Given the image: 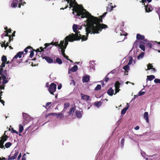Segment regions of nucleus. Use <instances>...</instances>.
I'll return each instance as SVG.
<instances>
[{
    "label": "nucleus",
    "instance_id": "ddd939ff",
    "mask_svg": "<svg viewBox=\"0 0 160 160\" xmlns=\"http://www.w3.org/2000/svg\"><path fill=\"white\" fill-rule=\"evenodd\" d=\"M156 42H157V41H151L149 42L146 44L147 46L150 48H151Z\"/></svg>",
    "mask_w": 160,
    "mask_h": 160
},
{
    "label": "nucleus",
    "instance_id": "ea45409f",
    "mask_svg": "<svg viewBox=\"0 0 160 160\" xmlns=\"http://www.w3.org/2000/svg\"><path fill=\"white\" fill-rule=\"evenodd\" d=\"M33 51L34 50L33 48L31 49L30 53L29 55V57L31 58H32L34 55Z\"/></svg>",
    "mask_w": 160,
    "mask_h": 160
},
{
    "label": "nucleus",
    "instance_id": "37998d69",
    "mask_svg": "<svg viewBox=\"0 0 160 160\" xmlns=\"http://www.w3.org/2000/svg\"><path fill=\"white\" fill-rule=\"evenodd\" d=\"M139 48L143 51L145 50V47L144 45L142 44H140L139 46Z\"/></svg>",
    "mask_w": 160,
    "mask_h": 160
},
{
    "label": "nucleus",
    "instance_id": "e433bc0d",
    "mask_svg": "<svg viewBox=\"0 0 160 160\" xmlns=\"http://www.w3.org/2000/svg\"><path fill=\"white\" fill-rule=\"evenodd\" d=\"M101 85L100 84H98L97 85L96 87L95 88V91H98L101 90Z\"/></svg>",
    "mask_w": 160,
    "mask_h": 160
},
{
    "label": "nucleus",
    "instance_id": "2f4dec72",
    "mask_svg": "<svg viewBox=\"0 0 160 160\" xmlns=\"http://www.w3.org/2000/svg\"><path fill=\"white\" fill-rule=\"evenodd\" d=\"M128 65H126L124 66L123 68V69H124L125 71L127 72H128V70L129 69V67Z\"/></svg>",
    "mask_w": 160,
    "mask_h": 160
},
{
    "label": "nucleus",
    "instance_id": "0eeeda50",
    "mask_svg": "<svg viewBox=\"0 0 160 160\" xmlns=\"http://www.w3.org/2000/svg\"><path fill=\"white\" fill-rule=\"evenodd\" d=\"M56 85L54 83H51L50 85L48 88V91L51 94L54 95L53 92L56 91Z\"/></svg>",
    "mask_w": 160,
    "mask_h": 160
},
{
    "label": "nucleus",
    "instance_id": "4be33fe9",
    "mask_svg": "<svg viewBox=\"0 0 160 160\" xmlns=\"http://www.w3.org/2000/svg\"><path fill=\"white\" fill-rule=\"evenodd\" d=\"M78 69V67L77 65H74L72 68H70V70H69V72L70 70L72 72H75Z\"/></svg>",
    "mask_w": 160,
    "mask_h": 160
},
{
    "label": "nucleus",
    "instance_id": "e2e57ef3",
    "mask_svg": "<svg viewBox=\"0 0 160 160\" xmlns=\"http://www.w3.org/2000/svg\"><path fill=\"white\" fill-rule=\"evenodd\" d=\"M40 49L41 50L40 52H41L43 51H44V49L45 48H43V47H41L40 48Z\"/></svg>",
    "mask_w": 160,
    "mask_h": 160
},
{
    "label": "nucleus",
    "instance_id": "603ef678",
    "mask_svg": "<svg viewBox=\"0 0 160 160\" xmlns=\"http://www.w3.org/2000/svg\"><path fill=\"white\" fill-rule=\"evenodd\" d=\"M152 67V66L150 64H149L148 65V69L149 70L151 69Z\"/></svg>",
    "mask_w": 160,
    "mask_h": 160
},
{
    "label": "nucleus",
    "instance_id": "4d7b16f0",
    "mask_svg": "<svg viewBox=\"0 0 160 160\" xmlns=\"http://www.w3.org/2000/svg\"><path fill=\"white\" fill-rule=\"evenodd\" d=\"M58 42H55L54 43V46H57L58 47H59V43H58Z\"/></svg>",
    "mask_w": 160,
    "mask_h": 160
},
{
    "label": "nucleus",
    "instance_id": "13d9d810",
    "mask_svg": "<svg viewBox=\"0 0 160 160\" xmlns=\"http://www.w3.org/2000/svg\"><path fill=\"white\" fill-rule=\"evenodd\" d=\"M12 29L9 28V29H8V30H7V31H4V32H7L8 33H11L12 32Z\"/></svg>",
    "mask_w": 160,
    "mask_h": 160
},
{
    "label": "nucleus",
    "instance_id": "58836bf2",
    "mask_svg": "<svg viewBox=\"0 0 160 160\" xmlns=\"http://www.w3.org/2000/svg\"><path fill=\"white\" fill-rule=\"evenodd\" d=\"M145 10L146 12H150L151 11L150 8V7H148V5L145 6Z\"/></svg>",
    "mask_w": 160,
    "mask_h": 160
},
{
    "label": "nucleus",
    "instance_id": "aec40b11",
    "mask_svg": "<svg viewBox=\"0 0 160 160\" xmlns=\"http://www.w3.org/2000/svg\"><path fill=\"white\" fill-rule=\"evenodd\" d=\"M107 94L110 96H112L114 94V90L112 88H110L107 91Z\"/></svg>",
    "mask_w": 160,
    "mask_h": 160
},
{
    "label": "nucleus",
    "instance_id": "4c0bfd02",
    "mask_svg": "<svg viewBox=\"0 0 160 160\" xmlns=\"http://www.w3.org/2000/svg\"><path fill=\"white\" fill-rule=\"evenodd\" d=\"M2 62H6L7 61V57L5 56H3L2 57Z\"/></svg>",
    "mask_w": 160,
    "mask_h": 160
},
{
    "label": "nucleus",
    "instance_id": "c85d7f7f",
    "mask_svg": "<svg viewBox=\"0 0 160 160\" xmlns=\"http://www.w3.org/2000/svg\"><path fill=\"white\" fill-rule=\"evenodd\" d=\"M71 1L72 2V3L74 5V6L75 5H77V6H75L74 7V8L76 7H81V5L80 6L79 5L77 2L76 1V0H72V1Z\"/></svg>",
    "mask_w": 160,
    "mask_h": 160
},
{
    "label": "nucleus",
    "instance_id": "c756f323",
    "mask_svg": "<svg viewBox=\"0 0 160 160\" xmlns=\"http://www.w3.org/2000/svg\"><path fill=\"white\" fill-rule=\"evenodd\" d=\"M10 127L11 128L10 129V128H9L8 129H9V131L11 130V132L12 133H15L17 134H18V132L17 131H16L13 128H12L11 126H10Z\"/></svg>",
    "mask_w": 160,
    "mask_h": 160
},
{
    "label": "nucleus",
    "instance_id": "39448f33",
    "mask_svg": "<svg viewBox=\"0 0 160 160\" xmlns=\"http://www.w3.org/2000/svg\"><path fill=\"white\" fill-rule=\"evenodd\" d=\"M72 29L75 33H72L71 34H69V35H71V37L75 39H78V41L80 40V38L78 37V35H80V32L78 30V25L77 24H73L72 26Z\"/></svg>",
    "mask_w": 160,
    "mask_h": 160
},
{
    "label": "nucleus",
    "instance_id": "6e6552de",
    "mask_svg": "<svg viewBox=\"0 0 160 160\" xmlns=\"http://www.w3.org/2000/svg\"><path fill=\"white\" fill-rule=\"evenodd\" d=\"M78 39H75L71 37V35H69L68 36H67L65 38L64 45L67 46L68 44V42H73L74 41H78Z\"/></svg>",
    "mask_w": 160,
    "mask_h": 160
},
{
    "label": "nucleus",
    "instance_id": "7ed1b4c3",
    "mask_svg": "<svg viewBox=\"0 0 160 160\" xmlns=\"http://www.w3.org/2000/svg\"><path fill=\"white\" fill-rule=\"evenodd\" d=\"M72 10L76 12L77 13V15L78 16H81V17L82 18H88L86 21V24L88 22L87 20L92 16L90 13L86 11V10L83 8L82 5H81V7H76L74 8H73Z\"/></svg>",
    "mask_w": 160,
    "mask_h": 160
},
{
    "label": "nucleus",
    "instance_id": "c9c22d12",
    "mask_svg": "<svg viewBox=\"0 0 160 160\" xmlns=\"http://www.w3.org/2000/svg\"><path fill=\"white\" fill-rule=\"evenodd\" d=\"M19 132L21 133L22 132L23 130V127L21 125L19 124Z\"/></svg>",
    "mask_w": 160,
    "mask_h": 160
},
{
    "label": "nucleus",
    "instance_id": "412c9836",
    "mask_svg": "<svg viewBox=\"0 0 160 160\" xmlns=\"http://www.w3.org/2000/svg\"><path fill=\"white\" fill-rule=\"evenodd\" d=\"M129 105H128V103H127V106L123 108L121 111V113L122 114H124L126 113L127 110L128 109Z\"/></svg>",
    "mask_w": 160,
    "mask_h": 160
},
{
    "label": "nucleus",
    "instance_id": "de8ad7c7",
    "mask_svg": "<svg viewBox=\"0 0 160 160\" xmlns=\"http://www.w3.org/2000/svg\"><path fill=\"white\" fill-rule=\"evenodd\" d=\"M120 90V89H119V88H115V93L114 94L115 95Z\"/></svg>",
    "mask_w": 160,
    "mask_h": 160
},
{
    "label": "nucleus",
    "instance_id": "864d4df0",
    "mask_svg": "<svg viewBox=\"0 0 160 160\" xmlns=\"http://www.w3.org/2000/svg\"><path fill=\"white\" fill-rule=\"evenodd\" d=\"M70 2V3H69V5L70 6V7H69V8H70V9L71 8V7H73L74 8H74V5L72 3V2L71 1H69Z\"/></svg>",
    "mask_w": 160,
    "mask_h": 160
},
{
    "label": "nucleus",
    "instance_id": "0e129e2a",
    "mask_svg": "<svg viewBox=\"0 0 160 160\" xmlns=\"http://www.w3.org/2000/svg\"><path fill=\"white\" fill-rule=\"evenodd\" d=\"M141 154L142 155V156L144 157H145L146 156L145 153L144 152H141Z\"/></svg>",
    "mask_w": 160,
    "mask_h": 160
},
{
    "label": "nucleus",
    "instance_id": "49530a36",
    "mask_svg": "<svg viewBox=\"0 0 160 160\" xmlns=\"http://www.w3.org/2000/svg\"><path fill=\"white\" fill-rule=\"evenodd\" d=\"M124 139L122 138V139L121 141V146L122 148H123L124 146Z\"/></svg>",
    "mask_w": 160,
    "mask_h": 160
},
{
    "label": "nucleus",
    "instance_id": "9d476101",
    "mask_svg": "<svg viewBox=\"0 0 160 160\" xmlns=\"http://www.w3.org/2000/svg\"><path fill=\"white\" fill-rule=\"evenodd\" d=\"M83 113V112L82 109H80L79 110H77L75 112L76 116L78 118H81Z\"/></svg>",
    "mask_w": 160,
    "mask_h": 160
},
{
    "label": "nucleus",
    "instance_id": "423d86ee",
    "mask_svg": "<svg viewBox=\"0 0 160 160\" xmlns=\"http://www.w3.org/2000/svg\"><path fill=\"white\" fill-rule=\"evenodd\" d=\"M7 131H5L4 134L1 137L0 139V148L2 149H5L3 144L4 142L7 141L8 138V136L5 135Z\"/></svg>",
    "mask_w": 160,
    "mask_h": 160
},
{
    "label": "nucleus",
    "instance_id": "6ab92c4d",
    "mask_svg": "<svg viewBox=\"0 0 160 160\" xmlns=\"http://www.w3.org/2000/svg\"><path fill=\"white\" fill-rule=\"evenodd\" d=\"M136 38L138 40H143L145 38V37L143 35H142L139 33H138L137 34Z\"/></svg>",
    "mask_w": 160,
    "mask_h": 160
},
{
    "label": "nucleus",
    "instance_id": "5701e85b",
    "mask_svg": "<svg viewBox=\"0 0 160 160\" xmlns=\"http://www.w3.org/2000/svg\"><path fill=\"white\" fill-rule=\"evenodd\" d=\"M58 63L59 64H61L62 63V62L61 59L59 58H56V61H54L53 63Z\"/></svg>",
    "mask_w": 160,
    "mask_h": 160
},
{
    "label": "nucleus",
    "instance_id": "dca6fc26",
    "mask_svg": "<svg viewBox=\"0 0 160 160\" xmlns=\"http://www.w3.org/2000/svg\"><path fill=\"white\" fill-rule=\"evenodd\" d=\"M43 58L48 63H53L54 61L53 59L49 57L45 56Z\"/></svg>",
    "mask_w": 160,
    "mask_h": 160
},
{
    "label": "nucleus",
    "instance_id": "bb28decb",
    "mask_svg": "<svg viewBox=\"0 0 160 160\" xmlns=\"http://www.w3.org/2000/svg\"><path fill=\"white\" fill-rule=\"evenodd\" d=\"M147 80L148 79L149 81H152L155 78V77L153 75H150V76H148L147 77Z\"/></svg>",
    "mask_w": 160,
    "mask_h": 160
},
{
    "label": "nucleus",
    "instance_id": "052dcab7",
    "mask_svg": "<svg viewBox=\"0 0 160 160\" xmlns=\"http://www.w3.org/2000/svg\"><path fill=\"white\" fill-rule=\"evenodd\" d=\"M51 103H52V102H47L46 103V107H47L50 104H51ZM45 108H46L45 107Z\"/></svg>",
    "mask_w": 160,
    "mask_h": 160
},
{
    "label": "nucleus",
    "instance_id": "f704fd0d",
    "mask_svg": "<svg viewBox=\"0 0 160 160\" xmlns=\"http://www.w3.org/2000/svg\"><path fill=\"white\" fill-rule=\"evenodd\" d=\"M94 104L96 107L98 108L101 105L102 102L100 101H99L97 102H95Z\"/></svg>",
    "mask_w": 160,
    "mask_h": 160
},
{
    "label": "nucleus",
    "instance_id": "2eb2a0df",
    "mask_svg": "<svg viewBox=\"0 0 160 160\" xmlns=\"http://www.w3.org/2000/svg\"><path fill=\"white\" fill-rule=\"evenodd\" d=\"M90 76L89 75H85L84 76L82 79L83 82H87L90 80Z\"/></svg>",
    "mask_w": 160,
    "mask_h": 160
},
{
    "label": "nucleus",
    "instance_id": "20e7f679",
    "mask_svg": "<svg viewBox=\"0 0 160 160\" xmlns=\"http://www.w3.org/2000/svg\"><path fill=\"white\" fill-rule=\"evenodd\" d=\"M6 63V62H2L1 65H0V77H2L3 85L8 83L11 79V78L7 74V70L3 71V68L5 67Z\"/></svg>",
    "mask_w": 160,
    "mask_h": 160
},
{
    "label": "nucleus",
    "instance_id": "f8f14e48",
    "mask_svg": "<svg viewBox=\"0 0 160 160\" xmlns=\"http://www.w3.org/2000/svg\"><path fill=\"white\" fill-rule=\"evenodd\" d=\"M22 116L25 122L26 121V122H28L30 121V116L27 113L23 112L22 113Z\"/></svg>",
    "mask_w": 160,
    "mask_h": 160
},
{
    "label": "nucleus",
    "instance_id": "69168bd1",
    "mask_svg": "<svg viewBox=\"0 0 160 160\" xmlns=\"http://www.w3.org/2000/svg\"><path fill=\"white\" fill-rule=\"evenodd\" d=\"M26 155L25 154H24V155L23 156L22 160H26L25 158L24 157V156Z\"/></svg>",
    "mask_w": 160,
    "mask_h": 160
},
{
    "label": "nucleus",
    "instance_id": "9b49d317",
    "mask_svg": "<svg viewBox=\"0 0 160 160\" xmlns=\"http://www.w3.org/2000/svg\"><path fill=\"white\" fill-rule=\"evenodd\" d=\"M14 152L15 153L14 154V155L13 156H9L8 160H13L17 158V156L18 154V151H17L16 150L14 151Z\"/></svg>",
    "mask_w": 160,
    "mask_h": 160
},
{
    "label": "nucleus",
    "instance_id": "f257e3e1",
    "mask_svg": "<svg viewBox=\"0 0 160 160\" xmlns=\"http://www.w3.org/2000/svg\"><path fill=\"white\" fill-rule=\"evenodd\" d=\"M88 22L87 24H84V26L86 27L85 31L86 32V36L85 35H82L80 34V35H78V37L80 38V40L82 39V41L87 40L88 39V37L89 33L98 34L100 32H101L103 29H105L108 28V27L104 24H99L97 26L93 25V27L90 28V32L89 31V29L87 30V28L88 27L89 22L87 21Z\"/></svg>",
    "mask_w": 160,
    "mask_h": 160
},
{
    "label": "nucleus",
    "instance_id": "a19ab883",
    "mask_svg": "<svg viewBox=\"0 0 160 160\" xmlns=\"http://www.w3.org/2000/svg\"><path fill=\"white\" fill-rule=\"evenodd\" d=\"M70 106V103L68 102L65 103L64 104V109H66Z\"/></svg>",
    "mask_w": 160,
    "mask_h": 160
},
{
    "label": "nucleus",
    "instance_id": "7c9ffc66",
    "mask_svg": "<svg viewBox=\"0 0 160 160\" xmlns=\"http://www.w3.org/2000/svg\"><path fill=\"white\" fill-rule=\"evenodd\" d=\"M121 85L120 83L119 82V81H117L115 82V88H120V85Z\"/></svg>",
    "mask_w": 160,
    "mask_h": 160
},
{
    "label": "nucleus",
    "instance_id": "8fccbe9b",
    "mask_svg": "<svg viewBox=\"0 0 160 160\" xmlns=\"http://www.w3.org/2000/svg\"><path fill=\"white\" fill-rule=\"evenodd\" d=\"M154 82L155 83H160V79L158 78H156L154 79Z\"/></svg>",
    "mask_w": 160,
    "mask_h": 160
},
{
    "label": "nucleus",
    "instance_id": "09e8293b",
    "mask_svg": "<svg viewBox=\"0 0 160 160\" xmlns=\"http://www.w3.org/2000/svg\"><path fill=\"white\" fill-rule=\"evenodd\" d=\"M138 96H141L142 95H143L145 94V92H142V91H140L138 92Z\"/></svg>",
    "mask_w": 160,
    "mask_h": 160
},
{
    "label": "nucleus",
    "instance_id": "393cba45",
    "mask_svg": "<svg viewBox=\"0 0 160 160\" xmlns=\"http://www.w3.org/2000/svg\"><path fill=\"white\" fill-rule=\"evenodd\" d=\"M112 3H111L110 4V6L107 7V11L110 12L113 10V9L114 8V7L112 6Z\"/></svg>",
    "mask_w": 160,
    "mask_h": 160
},
{
    "label": "nucleus",
    "instance_id": "72a5a7b5",
    "mask_svg": "<svg viewBox=\"0 0 160 160\" xmlns=\"http://www.w3.org/2000/svg\"><path fill=\"white\" fill-rule=\"evenodd\" d=\"M144 52H142L137 57V59H140L142 58L144 56Z\"/></svg>",
    "mask_w": 160,
    "mask_h": 160
},
{
    "label": "nucleus",
    "instance_id": "c03bdc74",
    "mask_svg": "<svg viewBox=\"0 0 160 160\" xmlns=\"http://www.w3.org/2000/svg\"><path fill=\"white\" fill-rule=\"evenodd\" d=\"M64 43V41H61L60 42V43L59 44V48H60V47H63Z\"/></svg>",
    "mask_w": 160,
    "mask_h": 160
},
{
    "label": "nucleus",
    "instance_id": "5fc2aeb1",
    "mask_svg": "<svg viewBox=\"0 0 160 160\" xmlns=\"http://www.w3.org/2000/svg\"><path fill=\"white\" fill-rule=\"evenodd\" d=\"M108 74L104 78V80L106 82H107L109 80V78L108 77Z\"/></svg>",
    "mask_w": 160,
    "mask_h": 160
},
{
    "label": "nucleus",
    "instance_id": "1a4fd4ad",
    "mask_svg": "<svg viewBox=\"0 0 160 160\" xmlns=\"http://www.w3.org/2000/svg\"><path fill=\"white\" fill-rule=\"evenodd\" d=\"M57 115V118H59L60 119L64 117L63 114H62V113H59L58 114H57V113H50L47 114L46 115V117H48L50 115Z\"/></svg>",
    "mask_w": 160,
    "mask_h": 160
},
{
    "label": "nucleus",
    "instance_id": "f03ea898",
    "mask_svg": "<svg viewBox=\"0 0 160 160\" xmlns=\"http://www.w3.org/2000/svg\"><path fill=\"white\" fill-rule=\"evenodd\" d=\"M107 12L104 13L102 15L100 16V18H99L94 16H92L91 17L89 18L87 20L89 22L88 27L87 28V30L89 29V31L90 32V28L93 27V26H97L99 24H104L107 26V25L103 23H100L102 22V18L105 17L107 13Z\"/></svg>",
    "mask_w": 160,
    "mask_h": 160
},
{
    "label": "nucleus",
    "instance_id": "3c124183",
    "mask_svg": "<svg viewBox=\"0 0 160 160\" xmlns=\"http://www.w3.org/2000/svg\"><path fill=\"white\" fill-rule=\"evenodd\" d=\"M65 50H63V49H62V50H61L62 54L63 57H65L66 55V54L65 53Z\"/></svg>",
    "mask_w": 160,
    "mask_h": 160
},
{
    "label": "nucleus",
    "instance_id": "680f3d73",
    "mask_svg": "<svg viewBox=\"0 0 160 160\" xmlns=\"http://www.w3.org/2000/svg\"><path fill=\"white\" fill-rule=\"evenodd\" d=\"M22 156L21 153H20L18 157V160H19L20 159Z\"/></svg>",
    "mask_w": 160,
    "mask_h": 160
},
{
    "label": "nucleus",
    "instance_id": "a878e982",
    "mask_svg": "<svg viewBox=\"0 0 160 160\" xmlns=\"http://www.w3.org/2000/svg\"><path fill=\"white\" fill-rule=\"evenodd\" d=\"M54 42H51L50 43H46L44 44L45 47L44 48H46L47 47H49L51 45L54 46Z\"/></svg>",
    "mask_w": 160,
    "mask_h": 160
},
{
    "label": "nucleus",
    "instance_id": "a18cd8bd",
    "mask_svg": "<svg viewBox=\"0 0 160 160\" xmlns=\"http://www.w3.org/2000/svg\"><path fill=\"white\" fill-rule=\"evenodd\" d=\"M5 42H6V41H4V47H5V49L6 48L8 47V46H9V44L10 43H9V41H8V42H7L6 44H5Z\"/></svg>",
    "mask_w": 160,
    "mask_h": 160
},
{
    "label": "nucleus",
    "instance_id": "6e6d98bb",
    "mask_svg": "<svg viewBox=\"0 0 160 160\" xmlns=\"http://www.w3.org/2000/svg\"><path fill=\"white\" fill-rule=\"evenodd\" d=\"M13 40V37H12L11 35L9 36V43L11 42V41H12Z\"/></svg>",
    "mask_w": 160,
    "mask_h": 160
},
{
    "label": "nucleus",
    "instance_id": "338daca9",
    "mask_svg": "<svg viewBox=\"0 0 160 160\" xmlns=\"http://www.w3.org/2000/svg\"><path fill=\"white\" fill-rule=\"evenodd\" d=\"M134 129L136 130H138L139 129V126H137L134 128Z\"/></svg>",
    "mask_w": 160,
    "mask_h": 160
},
{
    "label": "nucleus",
    "instance_id": "473e14b6",
    "mask_svg": "<svg viewBox=\"0 0 160 160\" xmlns=\"http://www.w3.org/2000/svg\"><path fill=\"white\" fill-rule=\"evenodd\" d=\"M12 145V143L10 142H7L5 144V146L6 148H9Z\"/></svg>",
    "mask_w": 160,
    "mask_h": 160
},
{
    "label": "nucleus",
    "instance_id": "a211bd4d",
    "mask_svg": "<svg viewBox=\"0 0 160 160\" xmlns=\"http://www.w3.org/2000/svg\"><path fill=\"white\" fill-rule=\"evenodd\" d=\"M148 116V112H145L143 115V118L147 123H149Z\"/></svg>",
    "mask_w": 160,
    "mask_h": 160
},
{
    "label": "nucleus",
    "instance_id": "b1692460",
    "mask_svg": "<svg viewBox=\"0 0 160 160\" xmlns=\"http://www.w3.org/2000/svg\"><path fill=\"white\" fill-rule=\"evenodd\" d=\"M82 98L84 100L88 101L89 100L90 98V97L87 95H83L82 97Z\"/></svg>",
    "mask_w": 160,
    "mask_h": 160
},
{
    "label": "nucleus",
    "instance_id": "4468645a",
    "mask_svg": "<svg viewBox=\"0 0 160 160\" xmlns=\"http://www.w3.org/2000/svg\"><path fill=\"white\" fill-rule=\"evenodd\" d=\"M24 53L23 52H18L16 55H15L13 58L12 59V62L13 60L14 59H16L18 58H21L22 55Z\"/></svg>",
    "mask_w": 160,
    "mask_h": 160
},
{
    "label": "nucleus",
    "instance_id": "79ce46f5",
    "mask_svg": "<svg viewBox=\"0 0 160 160\" xmlns=\"http://www.w3.org/2000/svg\"><path fill=\"white\" fill-rule=\"evenodd\" d=\"M32 49V48L30 46H28L24 50V51L26 53H27L28 52V51L27 49Z\"/></svg>",
    "mask_w": 160,
    "mask_h": 160
},
{
    "label": "nucleus",
    "instance_id": "cd10ccee",
    "mask_svg": "<svg viewBox=\"0 0 160 160\" xmlns=\"http://www.w3.org/2000/svg\"><path fill=\"white\" fill-rule=\"evenodd\" d=\"M75 109V107H72L71 108L68 112V114L69 115H71L73 113Z\"/></svg>",
    "mask_w": 160,
    "mask_h": 160
},
{
    "label": "nucleus",
    "instance_id": "bf43d9fd",
    "mask_svg": "<svg viewBox=\"0 0 160 160\" xmlns=\"http://www.w3.org/2000/svg\"><path fill=\"white\" fill-rule=\"evenodd\" d=\"M66 47H67L66 46H65V45H63V47H60L59 49H61V50H62V49H63V50H65V49H66Z\"/></svg>",
    "mask_w": 160,
    "mask_h": 160
},
{
    "label": "nucleus",
    "instance_id": "f3484780",
    "mask_svg": "<svg viewBox=\"0 0 160 160\" xmlns=\"http://www.w3.org/2000/svg\"><path fill=\"white\" fill-rule=\"evenodd\" d=\"M18 2V0H13L11 4V7L13 8L16 7Z\"/></svg>",
    "mask_w": 160,
    "mask_h": 160
},
{
    "label": "nucleus",
    "instance_id": "774afa93",
    "mask_svg": "<svg viewBox=\"0 0 160 160\" xmlns=\"http://www.w3.org/2000/svg\"><path fill=\"white\" fill-rule=\"evenodd\" d=\"M129 61H132V60H133V59H132V57L131 56H129Z\"/></svg>",
    "mask_w": 160,
    "mask_h": 160
}]
</instances>
